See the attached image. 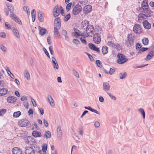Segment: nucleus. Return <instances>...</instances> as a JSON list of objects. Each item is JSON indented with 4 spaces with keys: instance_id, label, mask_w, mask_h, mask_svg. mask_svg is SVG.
Wrapping results in <instances>:
<instances>
[{
    "instance_id": "nucleus-5",
    "label": "nucleus",
    "mask_w": 154,
    "mask_h": 154,
    "mask_svg": "<svg viewBox=\"0 0 154 154\" xmlns=\"http://www.w3.org/2000/svg\"><path fill=\"white\" fill-rule=\"evenodd\" d=\"M93 41L95 43L99 44L101 41L100 35V34L96 33L94 34Z\"/></svg>"
},
{
    "instance_id": "nucleus-3",
    "label": "nucleus",
    "mask_w": 154,
    "mask_h": 154,
    "mask_svg": "<svg viewBox=\"0 0 154 154\" xmlns=\"http://www.w3.org/2000/svg\"><path fill=\"white\" fill-rule=\"evenodd\" d=\"M82 9L81 5L77 4L74 7L72 11V13L74 15H77L80 12Z\"/></svg>"
},
{
    "instance_id": "nucleus-60",
    "label": "nucleus",
    "mask_w": 154,
    "mask_h": 154,
    "mask_svg": "<svg viewBox=\"0 0 154 154\" xmlns=\"http://www.w3.org/2000/svg\"><path fill=\"white\" fill-rule=\"evenodd\" d=\"M47 41L48 44L50 45L52 44V42L51 41L50 36H49L47 38Z\"/></svg>"
},
{
    "instance_id": "nucleus-15",
    "label": "nucleus",
    "mask_w": 154,
    "mask_h": 154,
    "mask_svg": "<svg viewBox=\"0 0 154 154\" xmlns=\"http://www.w3.org/2000/svg\"><path fill=\"white\" fill-rule=\"evenodd\" d=\"M33 149L31 147H26L25 148V154H35Z\"/></svg>"
},
{
    "instance_id": "nucleus-28",
    "label": "nucleus",
    "mask_w": 154,
    "mask_h": 154,
    "mask_svg": "<svg viewBox=\"0 0 154 154\" xmlns=\"http://www.w3.org/2000/svg\"><path fill=\"white\" fill-rule=\"evenodd\" d=\"M24 74L25 77L28 80L30 79V77L29 73L28 71L27 70H25L24 72Z\"/></svg>"
},
{
    "instance_id": "nucleus-34",
    "label": "nucleus",
    "mask_w": 154,
    "mask_h": 154,
    "mask_svg": "<svg viewBox=\"0 0 154 154\" xmlns=\"http://www.w3.org/2000/svg\"><path fill=\"white\" fill-rule=\"evenodd\" d=\"M142 43L143 45H146L148 44L149 40L147 38H144L142 40Z\"/></svg>"
},
{
    "instance_id": "nucleus-53",
    "label": "nucleus",
    "mask_w": 154,
    "mask_h": 154,
    "mask_svg": "<svg viewBox=\"0 0 154 154\" xmlns=\"http://www.w3.org/2000/svg\"><path fill=\"white\" fill-rule=\"evenodd\" d=\"M145 15L143 13H141L139 14L138 16V17H139V18H141L143 20L145 19L146 18L144 17V16H145Z\"/></svg>"
},
{
    "instance_id": "nucleus-25",
    "label": "nucleus",
    "mask_w": 154,
    "mask_h": 154,
    "mask_svg": "<svg viewBox=\"0 0 154 154\" xmlns=\"http://www.w3.org/2000/svg\"><path fill=\"white\" fill-rule=\"evenodd\" d=\"M47 98L48 99V101L50 105L51 106L54 105V102L52 97L50 95L48 94V95Z\"/></svg>"
},
{
    "instance_id": "nucleus-4",
    "label": "nucleus",
    "mask_w": 154,
    "mask_h": 154,
    "mask_svg": "<svg viewBox=\"0 0 154 154\" xmlns=\"http://www.w3.org/2000/svg\"><path fill=\"white\" fill-rule=\"evenodd\" d=\"M133 31L135 33L139 34L142 33V29L140 25L135 24L133 27Z\"/></svg>"
},
{
    "instance_id": "nucleus-37",
    "label": "nucleus",
    "mask_w": 154,
    "mask_h": 154,
    "mask_svg": "<svg viewBox=\"0 0 154 154\" xmlns=\"http://www.w3.org/2000/svg\"><path fill=\"white\" fill-rule=\"evenodd\" d=\"M21 113L20 111L14 112L13 114V116L14 117L17 118L19 117L21 115Z\"/></svg>"
},
{
    "instance_id": "nucleus-43",
    "label": "nucleus",
    "mask_w": 154,
    "mask_h": 154,
    "mask_svg": "<svg viewBox=\"0 0 154 154\" xmlns=\"http://www.w3.org/2000/svg\"><path fill=\"white\" fill-rule=\"evenodd\" d=\"M148 49V48L143 47L139 50L138 53L139 54H140L141 53V52L145 51Z\"/></svg>"
},
{
    "instance_id": "nucleus-32",
    "label": "nucleus",
    "mask_w": 154,
    "mask_h": 154,
    "mask_svg": "<svg viewBox=\"0 0 154 154\" xmlns=\"http://www.w3.org/2000/svg\"><path fill=\"white\" fill-rule=\"evenodd\" d=\"M13 32L14 33L17 38H20V36L19 33V32L18 30L17 29H13Z\"/></svg>"
},
{
    "instance_id": "nucleus-16",
    "label": "nucleus",
    "mask_w": 154,
    "mask_h": 154,
    "mask_svg": "<svg viewBox=\"0 0 154 154\" xmlns=\"http://www.w3.org/2000/svg\"><path fill=\"white\" fill-rule=\"evenodd\" d=\"M13 154H22V152L20 149L18 147H15L12 150Z\"/></svg>"
},
{
    "instance_id": "nucleus-9",
    "label": "nucleus",
    "mask_w": 154,
    "mask_h": 154,
    "mask_svg": "<svg viewBox=\"0 0 154 154\" xmlns=\"http://www.w3.org/2000/svg\"><path fill=\"white\" fill-rule=\"evenodd\" d=\"M60 11L58 5L55 6L53 10V14L54 17H55L58 16L60 14V13L58 11Z\"/></svg>"
},
{
    "instance_id": "nucleus-35",
    "label": "nucleus",
    "mask_w": 154,
    "mask_h": 154,
    "mask_svg": "<svg viewBox=\"0 0 154 154\" xmlns=\"http://www.w3.org/2000/svg\"><path fill=\"white\" fill-rule=\"evenodd\" d=\"M127 74L126 72L124 73H120L119 74V76L120 78L121 79H123L125 78L127 76Z\"/></svg>"
},
{
    "instance_id": "nucleus-47",
    "label": "nucleus",
    "mask_w": 154,
    "mask_h": 154,
    "mask_svg": "<svg viewBox=\"0 0 154 154\" xmlns=\"http://www.w3.org/2000/svg\"><path fill=\"white\" fill-rule=\"evenodd\" d=\"M43 51L45 53V54L47 56V57L50 59V56L47 50L44 47L43 48Z\"/></svg>"
},
{
    "instance_id": "nucleus-33",
    "label": "nucleus",
    "mask_w": 154,
    "mask_h": 154,
    "mask_svg": "<svg viewBox=\"0 0 154 154\" xmlns=\"http://www.w3.org/2000/svg\"><path fill=\"white\" fill-rule=\"evenodd\" d=\"M7 7L9 11L11 13H13L14 11V7L10 4H8L7 5Z\"/></svg>"
},
{
    "instance_id": "nucleus-56",
    "label": "nucleus",
    "mask_w": 154,
    "mask_h": 154,
    "mask_svg": "<svg viewBox=\"0 0 154 154\" xmlns=\"http://www.w3.org/2000/svg\"><path fill=\"white\" fill-rule=\"evenodd\" d=\"M73 43L76 45H78L80 43V42L79 40L77 39H74L73 40Z\"/></svg>"
},
{
    "instance_id": "nucleus-45",
    "label": "nucleus",
    "mask_w": 154,
    "mask_h": 154,
    "mask_svg": "<svg viewBox=\"0 0 154 154\" xmlns=\"http://www.w3.org/2000/svg\"><path fill=\"white\" fill-rule=\"evenodd\" d=\"M74 30L75 34H76V36H75L76 37H77V36H79V32H80V31L77 28H74Z\"/></svg>"
},
{
    "instance_id": "nucleus-58",
    "label": "nucleus",
    "mask_w": 154,
    "mask_h": 154,
    "mask_svg": "<svg viewBox=\"0 0 154 154\" xmlns=\"http://www.w3.org/2000/svg\"><path fill=\"white\" fill-rule=\"evenodd\" d=\"M80 40L81 42L85 45H86L87 44V42L85 39L82 38V37L80 38Z\"/></svg>"
},
{
    "instance_id": "nucleus-21",
    "label": "nucleus",
    "mask_w": 154,
    "mask_h": 154,
    "mask_svg": "<svg viewBox=\"0 0 154 154\" xmlns=\"http://www.w3.org/2000/svg\"><path fill=\"white\" fill-rule=\"evenodd\" d=\"M86 109H87L90 111H91L92 112H94L100 115V112L97 111V110L94 109L93 108H92L91 107L89 106L88 107L87 106H85L84 107Z\"/></svg>"
},
{
    "instance_id": "nucleus-7",
    "label": "nucleus",
    "mask_w": 154,
    "mask_h": 154,
    "mask_svg": "<svg viewBox=\"0 0 154 154\" xmlns=\"http://www.w3.org/2000/svg\"><path fill=\"white\" fill-rule=\"evenodd\" d=\"M128 41L126 42V43L128 46H131L133 44L134 40L131 34H129L128 36Z\"/></svg>"
},
{
    "instance_id": "nucleus-10",
    "label": "nucleus",
    "mask_w": 154,
    "mask_h": 154,
    "mask_svg": "<svg viewBox=\"0 0 154 154\" xmlns=\"http://www.w3.org/2000/svg\"><path fill=\"white\" fill-rule=\"evenodd\" d=\"M148 0H143L141 4V7L143 10H145L149 7Z\"/></svg>"
},
{
    "instance_id": "nucleus-30",
    "label": "nucleus",
    "mask_w": 154,
    "mask_h": 154,
    "mask_svg": "<svg viewBox=\"0 0 154 154\" xmlns=\"http://www.w3.org/2000/svg\"><path fill=\"white\" fill-rule=\"evenodd\" d=\"M39 28H41V29H40L39 34L41 35H44L47 31L46 29L45 28H42L40 26L39 27Z\"/></svg>"
},
{
    "instance_id": "nucleus-51",
    "label": "nucleus",
    "mask_w": 154,
    "mask_h": 154,
    "mask_svg": "<svg viewBox=\"0 0 154 154\" xmlns=\"http://www.w3.org/2000/svg\"><path fill=\"white\" fill-rule=\"evenodd\" d=\"M46 133L47 135V138H50L51 137V133L49 131H47Z\"/></svg>"
},
{
    "instance_id": "nucleus-23",
    "label": "nucleus",
    "mask_w": 154,
    "mask_h": 154,
    "mask_svg": "<svg viewBox=\"0 0 154 154\" xmlns=\"http://www.w3.org/2000/svg\"><path fill=\"white\" fill-rule=\"evenodd\" d=\"M81 26L82 28L87 27V26L89 25V23L88 21L86 20H84L82 21L81 24Z\"/></svg>"
},
{
    "instance_id": "nucleus-12",
    "label": "nucleus",
    "mask_w": 154,
    "mask_h": 154,
    "mask_svg": "<svg viewBox=\"0 0 154 154\" xmlns=\"http://www.w3.org/2000/svg\"><path fill=\"white\" fill-rule=\"evenodd\" d=\"M88 46L89 48L92 50L96 51L97 52H100V50L96 46L93 44L89 43L88 44Z\"/></svg>"
},
{
    "instance_id": "nucleus-48",
    "label": "nucleus",
    "mask_w": 154,
    "mask_h": 154,
    "mask_svg": "<svg viewBox=\"0 0 154 154\" xmlns=\"http://www.w3.org/2000/svg\"><path fill=\"white\" fill-rule=\"evenodd\" d=\"M6 112L5 109H2L0 110V116H2L3 114H5Z\"/></svg>"
},
{
    "instance_id": "nucleus-1",
    "label": "nucleus",
    "mask_w": 154,
    "mask_h": 154,
    "mask_svg": "<svg viewBox=\"0 0 154 154\" xmlns=\"http://www.w3.org/2000/svg\"><path fill=\"white\" fill-rule=\"evenodd\" d=\"M118 59L117 60V63L119 64H122L126 62L128 59L125 58V56L123 54L118 53L117 54Z\"/></svg>"
},
{
    "instance_id": "nucleus-29",
    "label": "nucleus",
    "mask_w": 154,
    "mask_h": 154,
    "mask_svg": "<svg viewBox=\"0 0 154 154\" xmlns=\"http://www.w3.org/2000/svg\"><path fill=\"white\" fill-rule=\"evenodd\" d=\"M24 139V140L25 141V142L26 143L28 144H31L30 140L31 139V137L28 136V137H25Z\"/></svg>"
},
{
    "instance_id": "nucleus-13",
    "label": "nucleus",
    "mask_w": 154,
    "mask_h": 154,
    "mask_svg": "<svg viewBox=\"0 0 154 154\" xmlns=\"http://www.w3.org/2000/svg\"><path fill=\"white\" fill-rule=\"evenodd\" d=\"M88 46L89 48L92 50L96 51L97 52H100V50L96 46L93 44L89 43L88 44Z\"/></svg>"
},
{
    "instance_id": "nucleus-57",
    "label": "nucleus",
    "mask_w": 154,
    "mask_h": 154,
    "mask_svg": "<svg viewBox=\"0 0 154 154\" xmlns=\"http://www.w3.org/2000/svg\"><path fill=\"white\" fill-rule=\"evenodd\" d=\"M5 26L7 27V29H11V26L8 23V22H5Z\"/></svg>"
},
{
    "instance_id": "nucleus-17",
    "label": "nucleus",
    "mask_w": 154,
    "mask_h": 154,
    "mask_svg": "<svg viewBox=\"0 0 154 154\" xmlns=\"http://www.w3.org/2000/svg\"><path fill=\"white\" fill-rule=\"evenodd\" d=\"M142 23L143 26L146 29H149L151 28V25L147 20H144Z\"/></svg>"
},
{
    "instance_id": "nucleus-22",
    "label": "nucleus",
    "mask_w": 154,
    "mask_h": 154,
    "mask_svg": "<svg viewBox=\"0 0 154 154\" xmlns=\"http://www.w3.org/2000/svg\"><path fill=\"white\" fill-rule=\"evenodd\" d=\"M103 89L105 91H108L109 90L110 86L108 83L103 82Z\"/></svg>"
},
{
    "instance_id": "nucleus-14",
    "label": "nucleus",
    "mask_w": 154,
    "mask_h": 154,
    "mask_svg": "<svg viewBox=\"0 0 154 154\" xmlns=\"http://www.w3.org/2000/svg\"><path fill=\"white\" fill-rule=\"evenodd\" d=\"M88 46L89 48L92 50L96 51L97 52H100V50L96 46L93 44L89 43L88 44Z\"/></svg>"
},
{
    "instance_id": "nucleus-11",
    "label": "nucleus",
    "mask_w": 154,
    "mask_h": 154,
    "mask_svg": "<svg viewBox=\"0 0 154 154\" xmlns=\"http://www.w3.org/2000/svg\"><path fill=\"white\" fill-rule=\"evenodd\" d=\"M60 19L59 17H57L55 18L54 21V25L55 27H58L59 29L61 27V23L60 22Z\"/></svg>"
},
{
    "instance_id": "nucleus-31",
    "label": "nucleus",
    "mask_w": 154,
    "mask_h": 154,
    "mask_svg": "<svg viewBox=\"0 0 154 154\" xmlns=\"http://www.w3.org/2000/svg\"><path fill=\"white\" fill-rule=\"evenodd\" d=\"M138 111L142 115L143 119H144L145 114L144 110L142 108H140L138 109Z\"/></svg>"
},
{
    "instance_id": "nucleus-2",
    "label": "nucleus",
    "mask_w": 154,
    "mask_h": 154,
    "mask_svg": "<svg viewBox=\"0 0 154 154\" xmlns=\"http://www.w3.org/2000/svg\"><path fill=\"white\" fill-rule=\"evenodd\" d=\"M86 32L87 35L86 37L92 36L94 32V29L93 26L88 25L87 27H86Z\"/></svg>"
},
{
    "instance_id": "nucleus-62",
    "label": "nucleus",
    "mask_w": 154,
    "mask_h": 154,
    "mask_svg": "<svg viewBox=\"0 0 154 154\" xmlns=\"http://www.w3.org/2000/svg\"><path fill=\"white\" fill-rule=\"evenodd\" d=\"M49 50L51 54L53 55L54 51L53 50V48L52 46H50L49 47Z\"/></svg>"
},
{
    "instance_id": "nucleus-40",
    "label": "nucleus",
    "mask_w": 154,
    "mask_h": 154,
    "mask_svg": "<svg viewBox=\"0 0 154 154\" xmlns=\"http://www.w3.org/2000/svg\"><path fill=\"white\" fill-rule=\"evenodd\" d=\"M57 134L59 135H61L62 133L61 130L60 126V125H58L57 127Z\"/></svg>"
},
{
    "instance_id": "nucleus-52",
    "label": "nucleus",
    "mask_w": 154,
    "mask_h": 154,
    "mask_svg": "<svg viewBox=\"0 0 154 154\" xmlns=\"http://www.w3.org/2000/svg\"><path fill=\"white\" fill-rule=\"evenodd\" d=\"M72 71L74 75L77 77L79 78V74H78V73L74 69H73Z\"/></svg>"
},
{
    "instance_id": "nucleus-18",
    "label": "nucleus",
    "mask_w": 154,
    "mask_h": 154,
    "mask_svg": "<svg viewBox=\"0 0 154 154\" xmlns=\"http://www.w3.org/2000/svg\"><path fill=\"white\" fill-rule=\"evenodd\" d=\"M143 14L145 15V16L146 17H151L152 16V14H151V11L150 10H149L148 8V9H146L145 10H143Z\"/></svg>"
},
{
    "instance_id": "nucleus-19",
    "label": "nucleus",
    "mask_w": 154,
    "mask_h": 154,
    "mask_svg": "<svg viewBox=\"0 0 154 154\" xmlns=\"http://www.w3.org/2000/svg\"><path fill=\"white\" fill-rule=\"evenodd\" d=\"M16 98L14 96L8 97L7 99V102L10 103H13L16 102Z\"/></svg>"
},
{
    "instance_id": "nucleus-39",
    "label": "nucleus",
    "mask_w": 154,
    "mask_h": 154,
    "mask_svg": "<svg viewBox=\"0 0 154 154\" xmlns=\"http://www.w3.org/2000/svg\"><path fill=\"white\" fill-rule=\"evenodd\" d=\"M71 15L69 13L66 15L64 17V20L65 21H67L70 18Z\"/></svg>"
},
{
    "instance_id": "nucleus-26",
    "label": "nucleus",
    "mask_w": 154,
    "mask_h": 154,
    "mask_svg": "<svg viewBox=\"0 0 154 154\" xmlns=\"http://www.w3.org/2000/svg\"><path fill=\"white\" fill-rule=\"evenodd\" d=\"M32 148L33 149L34 152L35 153L38 152V151L39 150V147L36 144H34L32 145L31 146Z\"/></svg>"
},
{
    "instance_id": "nucleus-38",
    "label": "nucleus",
    "mask_w": 154,
    "mask_h": 154,
    "mask_svg": "<svg viewBox=\"0 0 154 154\" xmlns=\"http://www.w3.org/2000/svg\"><path fill=\"white\" fill-rule=\"evenodd\" d=\"M154 55H150L149 54H148L146 57L145 60L146 61H148L150 60Z\"/></svg>"
},
{
    "instance_id": "nucleus-64",
    "label": "nucleus",
    "mask_w": 154,
    "mask_h": 154,
    "mask_svg": "<svg viewBox=\"0 0 154 154\" xmlns=\"http://www.w3.org/2000/svg\"><path fill=\"white\" fill-rule=\"evenodd\" d=\"M31 101L32 103L33 104V105L34 106H36V103L35 101L32 98H31Z\"/></svg>"
},
{
    "instance_id": "nucleus-27",
    "label": "nucleus",
    "mask_w": 154,
    "mask_h": 154,
    "mask_svg": "<svg viewBox=\"0 0 154 154\" xmlns=\"http://www.w3.org/2000/svg\"><path fill=\"white\" fill-rule=\"evenodd\" d=\"M108 49V47L106 46H104L102 47V53L104 55L107 53Z\"/></svg>"
},
{
    "instance_id": "nucleus-54",
    "label": "nucleus",
    "mask_w": 154,
    "mask_h": 154,
    "mask_svg": "<svg viewBox=\"0 0 154 154\" xmlns=\"http://www.w3.org/2000/svg\"><path fill=\"white\" fill-rule=\"evenodd\" d=\"M14 20L16 22L18 23L19 24H21V25L22 24V22H21V20H20V19H19L18 17Z\"/></svg>"
},
{
    "instance_id": "nucleus-42",
    "label": "nucleus",
    "mask_w": 154,
    "mask_h": 154,
    "mask_svg": "<svg viewBox=\"0 0 154 154\" xmlns=\"http://www.w3.org/2000/svg\"><path fill=\"white\" fill-rule=\"evenodd\" d=\"M113 47H114L115 48H116L117 50H120V44L118 43H116L113 44Z\"/></svg>"
},
{
    "instance_id": "nucleus-24",
    "label": "nucleus",
    "mask_w": 154,
    "mask_h": 154,
    "mask_svg": "<svg viewBox=\"0 0 154 154\" xmlns=\"http://www.w3.org/2000/svg\"><path fill=\"white\" fill-rule=\"evenodd\" d=\"M7 90L5 88L0 89V96L5 95L7 94Z\"/></svg>"
},
{
    "instance_id": "nucleus-44",
    "label": "nucleus",
    "mask_w": 154,
    "mask_h": 154,
    "mask_svg": "<svg viewBox=\"0 0 154 154\" xmlns=\"http://www.w3.org/2000/svg\"><path fill=\"white\" fill-rule=\"evenodd\" d=\"M72 3L71 2H70L68 3L66 6V10L67 11H68L70 9Z\"/></svg>"
},
{
    "instance_id": "nucleus-63",
    "label": "nucleus",
    "mask_w": 154,
    "mask_h": 154,
    "mask_svg": "<svg viewBox=\"0 0 154 154\" xmlns=\"http://www.w3.org/2000/svg\"><path fill=\"white\" fill-rule=\"evenodd\" d=\"M115 71L114 68H111L109 72V74L110 75H112V73Z\"/></svg>"
},
{
    "instance_id": "nucleus-46",
    "label": "nucleus",
    "mask_w": 154,
    "mask_h": 154,
    "mask_svg": "<svg viewBox=\"0 0 154 154\" xmlns=\"http://www.w3.org/2000/svg\"><path fill=\"white\" fill-rule=\"evenodd\" d=\"M107 94L112 99L114 100H116V97L115 96L112 94L110 93H107Z\"/></svg>"
},
{
    "instance_id": "nucleus-59",
    "label": "nucleus",
    "mask_w": 154,
    "mask_h": 154,
    "mask_svg": "<svg viewBox=\"0 0 154 154\" xmlns=\"http://www.w3.org/2000/svg\"><path fill=\"white\" fill-rule=\"evenodd\" d=\"M11 17H12V19L14 20L17 17L16 15L14 14L13 12V13H11Z\"/></svg>"
},
{
    "instance_id": "nucleus-6",
    "label": "nucleus",
    "mask_w": 154,
    "mask_h": 154,
    "mask_svg": "<svg viewBox=\"0 0 154 154\" xmlns=\"http://www.w3.org/2000/svg\"><path fill=\"white\" fill-rule=\"evenodd\" d=\"M29 121L26 119H23L19 122V124L21 127H26L27 126L29 123Z\"/></svg>"
},
{
    "instance_id": "nucleus-8",
    "label": "nucleus",
    "mask_w": 154,
    "mask_h": 154,
    "mask_svg": "<svg viewBox=\"0 0 154 154\" xmlns=\"http://www.w3.org/2000/svg\"><path fill=\"white\" fill-rule=\"evenodd\" d=\"M92 10V7L90 5H88L85 6L83 8V11L85 14H88Z\"/></svg>"
},
{
    "instance_id": "nucleus-36",
    "label": "nucleus",
    "mask_w": 154,
    "mask_h": 154,
    "mask_svg": "<svg viewBox=\"0 0 154 154\" xmlns=\"http://www.w3.org/2000/svg\"><path fill=\"white\" fill-rule=\"evenodd\" d=\"M38 17L40 22H42L43 21L44 18L42 16V13H38Z\"/></svg>"
},
{
    "instance_id": "nucleus-41",
    "label": "nucleus",
    "mask_w": 154,
    "mask_h": 154,
    "mask_svg": "<svg viewBox=\"0 0 154 154\" xmlns=\"http://www.w3.org/2000/svg\"><path fill=\"white\" fill-rule=\"evenodd\" d=\"M96 63L97 66L99 67H102V63H101V61L99 60H97L96 61Z\"/></svg>"
},
{
    "instance_id": "nucleus-50",
    "label": "nucleus",
    "mask_w": 154,
    "mask_h": 154,
    "mask_svg": "<svg viewBox=\"0 0 154 154\" xmlns=\"http://www.w3.org/2000/svg\"><path fill=\"white\" fill-rule=\"evenodd\" d=\"M141 47V45L139 43H137L136 44V49L137 50H140Z\"/></svg>"
},
{
    "instance_id": "nucleus-20",
    "label": "nucleus",
    "mask_w": 154,
    "mask_h": 154,
    "mask_svg": "<svg viewBox=\"0 0 154 154\" xmlns=\"http://www.w3.org/2000/svg\"><path fill=\"white\" fill-rule=\"evenodd\" d=\"M32 135L35 137H40L41 136V133L38 131H34L32 133Z\"/></svg>"
},
{
    "instance_id": "nucleus-49",
    "label": "nucleus",
    "mask_w": 154,
    "mask_h": 154,
    "mask_svg": "<svg viewBox=\"0 0 154 154\" xmlns=\"http://www.w3.org/2000/svg\"><path fill=\"white\" fill-rule=\"evenodd\" d=\"M47 145L46 144H44L42 146V150L46 152L47 150Z\"/></svg>"
},
{
    "instance_id": "nucleus-61",
    "label": "nucleus",
    "mask_w": 154,
    "mask_h": 154,
    "mask_svg": "<svg viewBox=\"0 0 154 154\" xmlns=\"http://www.w3.org/2000/svg\"><path fill=\"white\" fill-rule=\"evenodd\" d=\"M0 46V48L2 51H6V48L3 45H1Z\"/></svg>"
},
{
    "instance_id": "nucleus-55",
    "label": "nucleus",
    "mask_w": 154,
    "mask_h": 154,
    "mask_svg": "<svg viewBox=\"0 0 154 154\" xmlns=\"http://www.w3.org/2000/svg\"><path fill=\"white\" fill-rule=\"evenodd\" d=\"M86 53L88 56V58L90 59V60L91 61H93L94 60L91 54H88V53Z\"/></svg>"
}]
</instances>
